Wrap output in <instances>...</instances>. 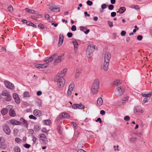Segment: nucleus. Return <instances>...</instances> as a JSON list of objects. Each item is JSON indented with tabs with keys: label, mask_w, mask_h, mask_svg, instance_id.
Masks as SVG:
<instances>
[{
	"label": "nucleus",
	"mask_w": 152,
	"mask_h": 152,
	"mask_svg": "<svg viewBox=\"0 0 152 152\" xmlns=\"http://www.w3.org/2000/svg\"><path fill=\"white\" fill-rule=\"evenodd\" d=\"M99 87V80L98 79L94 80L92 85L91 90L93 94H97Z\"/></svg>",
	"instance_id": "f257e3e1"
},
{
	"label": "nucleus",
	"mask_w": 152,
	"mask_h": 152,
	"mask_svg": "<svg viewBox=\"0 0 152 152\" xmlns=\"http://www.w3.org/2000/svg\"><path fill=\"white\" fill-rule=\"evenodd\" d=\"M94 50V46L93 45H89L86 50V55L88 58H90L93 56V52Z\"/></svg>",
	"instance_id": "f03ea898"
},
{
	"label": "nucleus",
	"mask_w": 152,
	"mask_h": 152,
	"mask_svg": "<svg viewBox=\"0 0 152 152\" xmlns=\"http://www.w3.org/2000/svg\"><path fill=\"white\" fill-rule=\"evenodd\" d=\"M55 80L57 81V86L59 88L63 87L65 83V80L63 77L56 76L55 78Z\"/></svg>",
	"instance_id": "7ed1b4c3"
},
{
	"label": "nucleus",
	"mask_w": 152,
	"mask_h": 152,
	"mask_svg": "<svg viewBox=\"0 0 152 152\" xmlns=\"http://www.w3.org/2000/svg\"><path fill=\"white\" fill-rule=\"evenodd\" d=\"M57 56V54L55 53L50 57H47L43 60V61L45 62V64H47L48 66V63L51 62L54 59H55Z\"/></svg>",
	"instance_id": "20e7f679"
},
{
	"label": "nucleus",
	"mask_w": 152,
	"mask_h": 152,
	"mask_svg": "<svg viewBox=\"0 0 152 152\" xmlns=\"http://www.w3.org/2000/svg\"><path fill=\"white\" fill-rule=\"evenodd\" d=\"M2 95L6 96L5 99L6 101H11V96L7 90L3 91L2 93Z\"/></svg>",
	"instance_id": "39448f33"
},
{
	"label": "nucleus",
	"mask_w": 152,
	"mask_h": 152,
	"mask_svg": "<svg viewBox=\"0 0 152 152\" xmlns=\"http://www.w3.org/2000/svg\"><path fill=\"white\" fill-rule=\"evenodd\" d=\"M4 83L7 88L11 90L15 89V87L14 85L10 82L5 80L4 81Z\"/></svg>",
	"instance_id": "423d86ee"
},
{
	"label": "nucleus",
	"mask_w": 152,
	"mask_h": 152,
	"mask_svg": "<svg viewBox=\"0 0 152 152\" xmlns=\"http://www.w3.org/2000/svg\"><path fill=\"white\" fill-rule=\"evenodd\" d=\"M3 130L4 132L8 135H9L11 133V130L8 126L4 125L3 126Z\"/></svg>",
	"instance_id": "0eeeda50"
},
{
	"label": "nucleus",
	"mask_w": 152,
	"mask_h": 152,
	"mask_svg": "<svg viewBox=\"0 0 152 152\" xmlns=\"http://www.w3.org/2000/svg\"><path fill=\"white\" fill-rule=\"evenodd\" d=\"M39 138L42 140L43 143L45 144H47L48 143V141L47 137L44 134H40L39 135Z\"/></svg>",
	"instance_id": "6e6552de"
},
{
	"label": "nucleus",
	"mask_w": 152,
	"mask_h": 152,
	"mask_svg": "<svg viewBox=\"0 0 152 152\" xmlns=\"http://www.w3.org/2000/svg\"><path fill=\"white\" fill-rule=\"evenodd\" d=\"M72 107L74 109H83L85 107L84 105L82 104H74L72 105Z\"/></svg>",
	"instance_id": "1a4fd4ad"
},
{
	"label": "nucleus",
	"mask_w": 152,
	"mask_h": 152,
	"mask_svg": "<svg viewBox=\"0 0 152 152\" xmlns=\"http://www.w3.org/2000/svg\"><path fill=\"white\" fill-rule=\"evenodd\" d=\"M115 94L118 96H120L123 93V89L120 87L117 88L115 91Z\"/></svg>",
	"instance_id": "9d476101"
},
{
	"label": "nucleus",
	"mask_w": 152,
	"mask_h": 152,
	"mask_svg": "<svg viewBox=\"0 0 152 152\" xmlns=\"http://www.w3.org/2000/svg\"><path fill=\"white\" fill-rule=\"evenodd\" d=\"M74 85L73 83H71L69 85L68 91L67 92V95L70 96L72 92V91L74 88Z\"/></svg>",
	"instance_id": "9b49d317"
},
{
	"label": "nucleus",
	"mask_w": 152,
	"mask_h": 152,
	"mask_svg": "<svg viewBox=\"0 0 152 152\" xmlns=\"http://www.w3.org/2000/svg\"><path fill=\"white\" fill-rule=\"evenodd\" d=\"M13 97L15 100V102L17 104H19L20 103V99L17 94L16 93H14L13 95Z\"/></svg>",
	"instance_id": "f8f14e48"
},
{
	"label": "nucleus",
	"mask_w": 152,
	"mask_h": 152,
	"mask_svg": "<svg viewBox=\"0 0 152 152\" xmlns=\"http://www.w3.org/2000/svg\"><path fill=\"white\" fill-rule=\"evenodd\" d=\"M111 55L109 52L105 53L104 56V61L109 62Z\"/></svg>",
	"instance_id": "ddd939ff"
},
{
	"label": "nucleus",
	"mask_w": 152,
	"mask_h": 152,
	"mask_svg": "<svg viewBox=\"0 0 152 152\" xmlns=\"http://www.w3.org/2000/svg\"><path fill=\"white\" fill-rule=\"evenodd\" d=\"M35 66L37 68L44 69L48 66V65L47 64H35Z\"/></svg>",
	"instance_id": "4468645a"
},
{
	"label": "nucleus",
	"mask_w": 152,
	"mask_h": 152,
	"mask_svg": "<svg viewBox=\"0 0 152 152\" xmlns=\"http://www.w3.org/2000/svg\"><path fill=\"white\" fill-rule=\"evenodd\" d=\"M83 72V70L82 69L79 68L76 69L75 74V77L76 78H78L79 77L80 75Z\"/></svg>",
	"instance_id": "2eb2a0df"
},
{
	"label": "nucleus",
	"mask_w": 152,
	"mask_h": 152,
	"mask_svg": "<svg viewBox=\"0 0 152 152\" xmlns=\"http://www.w3.org/2000/svg\"><path fill=\"white\" fill-rule=\"evenodd\" d=\"M67 69L66 68L64 69L63 70L60 71L57 76H59V77H63L65 76L66 74Z\"/></svg>",
	"instance_id": "dca6fc26"
},
{
	"label": "nucleus",
	"mask_w": 152,
	"mask_h": 152,
	"mask_svg": "<svg viewBox=\"0 0 152 152\" xmlns=\"http://www.w3.org/2000/svg\"><path fill=\"white\" fill-rule=\"evenodd\" d=\"M7 147V144L5 140H3L2 142L0 143V148L2 150H5Z\"/></svg>",
	"instance_id": "f3484780"
},
{
	"label": "nucleus",
	"mask_w": 152,
	"mask_h": 152,
	"mask_svg": "<svg viewBox=\"0 0 152 152\" xmlns=\"http://www.w3.org/2000/svg\"><path fill=\"white\" fill-rule=\"evenodd\" d=\"M10 123L12 125H19L21 124V123L14 119H12L10 121Z\"/></svg>",
	"instance_id": "a211bd4d"
},
{
	"label": "nucleus",
	"mask_w": 152,
	"mask_h": 152,
	"mask_svg": "<svg viewBox=\"0 0 152 152\" xmlns=\"http://www.w3.org/2000/svg\"><path fill=\"white\" fill-rule=\"evenodd\" d=\"M72 42L74 47L75 52L76 53L77 52L78 46V43L75 40H74Z\"/></svg>",
	"instance_id": "6ab92c4d"
},
{
	"label": "nucleus",
	"mask_w": 152,
	"mask_h": 152,
	"mask_svg": "<svg viewBox=\"0 0 152 152\" xmlns=\"http://www.w3.org/2000/svg\"><path fill=\"white\" fill-rule=\"evenodd\" d=\"M49 8L50 10L54 12H57L60 11L59 8L55 6H50Z\"/></svg>",
	"instance_id": "aec40b11"
},
{
	"label": "nucleus",
	"mask_w": 152,
	"mask_h": 152,
	"mask_svg": "<svg viewBox=\"0 0 152 152\" xmlns=\"http://www.w3.org/2000/svg\"><path fill=\"white\" fill-rule=\"evenodd\" d=\"M64 56V55L63 54H61L59 56H58V55H57V56L55 59V61H54V63H57L60 62L62 61Z\"/></svg>",
	"instance_id": "412c9836"
},
{
	"label": "nucleus",
	"mask_w": 152,
	"mask_h": 152,
	"mask_svg": "<svg viewBox=\"0 0 152 152\" xmlns=\"http://www.w3.org/2000/svg\"><path fill=\"white\" fill-rule=\"evenodd\" d=\"M33 113L34 115L40 117L42 115V113L41 111L38 110H35L34 112Z\"/></svg>",
	"instance_id": "4be33fe9"
},
{
	"label": "nucleus",
	"mask_w": 152,
	"mask_h": 152,
	"mask_svg": "<svg viewBox=\"0 0 152 152\" xmlns=\"http://www.w3.org/2000/svg\"><path fill=\"white\" fill-rule=\"evenodd\" d=\"M109 62L104 61L103 64V69L105 71H107L108 69Z\"/></svg>",
	"instance_id": "5701e85b"
},
{
	"label": "nucleus",
	"mask_w": 152,
	"mask_h": 152,
	"mask_svg": "<svg viewBox=\"0 0 152 152\" xmlns=\"http://www.w3.org/2000/svg\"><path fill=\"white\" fill-rule=\"evenodd\" d=\"M59 117L60 118H68L69 117V114L67 113H63L60 114Z\"/></svg>",
	"instance_id": "b1692460"
},
{
	"label": "nucleus",
	"mask_w": 152,
	"mask_h": 152,
	"mask_svg": "<svg viewBox=\"0 0 152 152\" xmlns=\"http://www.w3.org/2000/svg\"><path fill=\"white\" fill-rule=\"evenodd\" d=\"M103 103V101L102 98H98L97 101V106L99 107Z\"/></svg>",
	"instance_id": "393cba45"
},
{
	"label": "nucleus",
	"mask_w": 152,
	"mask_h": 152,
	"mask_svg": "<svg viewBox=\"0 0 152 152\" xmlns=\"http://www.w3.org/2000/svg\"><path fill=\"white\" fill-rule=\"evenodd\" d=\"M64 40V36L63 35L60 34L59 36L58 44L61 45L63 42Z\"/></svg>",
	"instance_id": "a878e982"
},
{
	"label": "nucleus",
	"mask_w": 152,
	"mask_h": 152,
	"mask_svg": "<svg viewBox=\"0 0 152 152\" xmlns=\"http://www.w3.org/2000/svg\"><path fill=\"white\" fill-rule=\"evenodd\" d=\"M25 10L26 12L32 14H36V12L35 11L33 10L30 9L28 8H26L25 9Z\"/></svg>",
	"instance_id": "bb28decb"
},
{
	"label": "nucleus",
	"mask_w": 152,
	"mask_h": 152,
	"mask_svg": "<svg viewBox=\"0 0 152 152\" xmlns=\"http://www.w3.org/2000/svg\"><path fill=\"white\" fill-rule=\"evenodd\" d=\"M126 8L125 7H120L119 10L117 12H119L120 14L123 13L126 11Z\"/></svg>",
	"instance_id": "cd10ccee"
},
{
	"label": "nucleus",
	"mask_w": 152,
	"mask_h": 152,
	"mask_svg": "<svg viewBox=\"0 0 152 152\" xmlns=\"http://www.w3.org/2000/svg\"><path fill=\"white\" fill-rule=\"evenodd\" d=\"M141 94L143 97H145L147 98L150 97L152 95V93L151 92L148 94L142 93Z\"/></svg>",
	"instance_id": "c85d7f7f"
},
{
	"label": "nucleus",
	"mask_w": 152,
	"mask_h": 152,
	"mask_svg": "<svg viewBox=\"0 0 152 152\" xmlns=\"http://www.w3.org/2000/svg\"><path fill=\"white\" fill-rule=\"evenodd\" d=\"M44 124L46 125H49L51 123V121L49 119L44 120L43 121Z\"/></svg>",
	"instance_id": "c756f323"
},
{
	"label": "nucleus",
	"mask_w": 152,
	"mask_h": 152,
	"mask_svg": "<svg viewBox=\"0 0 152 152\" xmlns=\"http://www.w3.org/2000/svg\"><path fill=\"white\" fill-rule=\"evenodd\" d=\"M9 114L12 117H14L16 115V113L15 111L12 109L10 110Z\"/></svg>",
	"instance_id": "7c9ffc66"
},
{
	"label": "nucleus",
	"mask_w": 152,
	"mask_h": 152,
	"mask_svg": "<svg viewBox=\"0 0 152 152\" xmlns=\"http://www.w3.org/2000/svg\"><path fill=\"white\" fill-rule=\"evenodd\" d=\"M8 112V110H7V109L6 108H4L2 109L1 111V113L3 115H6Z\"/></svg>",
	"instance_id": "2f4dec72"
},
{
	"label": "nucleus",
	"mask_w": 152,
	"mask_h": 152,
	"mask_svg": "<svg viewBox=\"0 0 152 152\" xmlns=\"http://www.w3.org/2000/svg\"><path fill=\"white\" fill-rule=\"evenodd\" d=\"M121 83V82L118 80H116L113 83V85L115 86H118Z\"/></svg>",
	"instance_id": "473e14b6"
},
{
	"label": "nucleus",
	"mask_w": 152,
	"mask_h": 152,
	"mask_svg": "<svg viewBox=\"0 0 152 152\" xmlns=\"http://www.w3.org/2000/svg\"><path fill=\"white\" fill-rule=\"evenodd\" d=\"M134 111L136 113H142V110L138 107H136L134 110Z\"/></svg>",
	"instance_id": "72a5a7b5"
},
{
	"label": "nucleus",
	"mask_w": 152,
	"mask_h": 152,
	"mask_svg": "<svg viewBox=\"0 0 152 152\" xmlns=\"http://www.w3.org/2000/svg\"><path fill=\"white\" fill-rule=\"evenodd\" d=\"M13 150L15 152H20V148L17 146L13 148Z\"/></svg>",
	"instance_id": "f704fd0d"
},
{
	"label": "nucleus",
	"mask_w": 152,
	"mask_h": 152,
	"mask_svg": "<svg viewBox=\"0 0 152 152\" xmlns=\"http://www.w3.org/2000/svg\"><path fill=\"white\" fill-rule=\"evenodd\" d=\"M27 25L28 26H31L35 28H36L37 27V26L36 25L30 22H27Z\"/></svg>",
	"instance_id": "c9c22d12"
},
{
	"label": "nucleus",
	"mask_w": 152,
	"mask_h": 152,
	"mask_svg": "<svg viewBox=\"0 0 152 152\" xmlns=\"http://www.w3.org/2000/svg\"><path fill=\"white\" fill-rule=\"evenodd\" d=\"M40 129V126L38 125H37L35 126L34 127V130L36 132H38L39 131Z\"/></svg>",
	"instance_id": "e433bc0d"
},
{
	"label": "nucleus",
	"mask_w": 152,
	"mask_h": 152,
	"mask_svg": "<svg viewBox=\"0 0 152 152\" xmlns=\"http://www.w3.org/2000/svg\"><path fill=\"white\" fill-rule=\"evenodd\" d=\"M129 141L131 142H134L136 141V138L135 137H131Z\"/></svg>",
	"instance_id": "4c0bfd02"
},
{
	"label": "nucleus",
	"mask_w": 152,
	"mask_h": 152,
	"mask_svg": "<svg viewBox=\"0 0 152 152\" xmlns=\"http://www.w3.org/2000/svg\"><path fill=\"white\" fill-rule=\"evenodd\" d=\"M6 108L7 109V110H8V111L9 110L10 111V110L12 109V106L11 105H8L6 106Z\"/></svg>",
	"instance_id": "58836bf2"
},
{
	"label": "nucleus",
	"mask_w": 152,
	"mask_h": 152,
	"mask_svg": "<svg viewBox=\"0 0 152 152\" xmlns=\"http://www.w3.org/2000/svg\"><path fill=\"white\" fill-rule=\"evenodd\" d=\"M23 96L25 97H29V94L28 92H25L23 94Z\"/></svg>",
	"instance_id": "ea45409f"
},
{
	"label": "nucleus",
	"mask_w": 152,
	"mask_h": 152,
	"mask_svg": "<svg viewBox=\"0 0 152 152\" xmlns=\"http://www.w3.org/2000/svg\"><path fill=\"white\" fill-rule=\"evenodd\" d=\"M24 126L27 128L28 127V124L27 122L25 120V121L23 123Z\"/></svg>",
	"instance_id": "a19ab883"
},
{
	"label": "nucleus",
	"mask_w": 152,
	"mask_h": 152,
	"mask_svg": "<svg viewBox=\"0 0 152 152\" xmlns=\"http://www.w3.org/2000/svg\"><path fill=\"white\" fill-rule=\"evenodd\" d=\"M8 10L10 12H11L13 10V8L12 6L10 5L8 7Z\"/></svg>",
	"instance_id": "79ce46f5"
},
{
	"label": "nucleus",
	"mask_w": 152,
	"mask_h": 152,
	"mask_svg": "<svg viewBox=\"0 0 152 152\" xmlns=\"http://www.w3.org/2000/svg\"><path fill=\"white\" fill-rule=\"evenodd\" d=\"M86 3L89 6H91L93 4V2L90 0L87 1Z\"/></svg>",
	"instance_id": "37998d69"
},
{
	"label": "nucleus",
	"mask_w": 152,
	"mask_h": 152,
	"mask_svg": "<svg viewBox=\"0 0 152 152\" xmlns=\"http://www.w3.org/2000/svg\"><path fill=\"white\" fill-rule=\"evenodd\" d=\"M29 117L30 119H33L34 120L37 119V118L32 115H30L29 116Z\"/></svg>",
	"instance_id": "c03bdc74"
},
{
	"label": "nucleus",
	"mask_w": 152,
	"mask_h": 152,
	"mask_svg": "<svg viewBox=\"0 0 152 152\" xmlns=\"http://www.w3.org/2000/svg\"><path fill=\"white\" fill-rule=\"evenodd\" d=\"M114 8V6L113 5L110 4L108 6V9L110 10H113Z\"/></svg>",
	"instance_id": "a18cd8bd"
},
{
	"label": "nucleus",
	"mask_w": 152,
	"mask_h": 152,
	"mask_svg": "<svg viewBox=\"0 0 152 152\" xmlns=\"http://www.w3.org/2000/svg\"><path fill=\"white\" fill-rule=\"evenodd\" d=\"M42 132L46 133L48 132V131H47L46 128H43L42 129Z\"/></svg>",
	"instance_id": "49530a36"
},
{
	"label": "nucleus",
	"mask_w": 152,
	"mask_h": 152,
	"mask_svg": "<svg viewBox=\"0 0 152 152\" xmlns=\"http://www.w3.org/2000/svg\"><path fill=\"white\" fill-rule=\"evenodd\" d=\"M143 37L142 35H138L137 37V39L139 41H141L142 40Z\"/></svg>",
	"instance_id": "de8ad7c7"
},
{
	"label": "nucleus",
	"mask_w": 152,
	"mask_h": 152,
	"mask_svg": "<svg viewBox=\"0 0 152 152\" xmlns=\"http://www.w3.org/2000/svg\"><path fill=\"white\" fill-rule=\"evenodd\" d=\"M101 7L102 9H104L106 8L107 5L105 4H102L101 6Z\"/></svg>",
	"instance_id": "09e8293b"
},
{
	"label": "nucleus",
	"mask_w": 152,
	"mask_h": 152,
	"mask_svg": "<svg viewBox=\"0 0 152 152\" xmlns=\"http://www.w3.org/2000/svg\"><path fill=\"white\" fill-rule=\"evenodd\" d=\"M15 141L17 142L20 143L21 142V140L19 138H16L15 139Z\"/></svg>",
	"instance_id": "8fccbe9b"
},
{
	"label": "nucleus",
	"mask_w": 152,
	"mask_h": 152,
	"mask_svg": "<svg viewBox=\"0 0 152 152\" xmlns=\"http://www.w3.org/2000/svg\"><path fill=\"white\" fill-rule=\"evenodd\" d=\"M71 30L72 31H75L76 30V26L75 25H73L72 26L71 28Z\"/></svg>",
	"instance_id": "3c124183"
},
{
	"label": "nucleus",
	"mask_w": 152,
	"mask_h": 152,
	"mask_svg": "<svg viewBox=\"0 0 152 152\" xmlns=\"http://www.w3.org/2000/svg\"><path fill=\"white\" fill-rule=\"evenodd\" d=\"M38 26L39 27V28H44V25L41 23L39 24L38 25Z\"/></svg>",
	"instance_id": "603ef678"
},
{
	"label": "nucleus",
	"mask_w": 152,
	"mask_h": 152,
	"mask_svg": "<svg viewBox=\"0 0 152 152\" xmlns=\"http://www.w3.org/2000/svg\"><path fill=\"white\" fill-rule=\"evenodd\" d=\"M24 146L26 148H28L31 147V145L28 144H26L24 145Z\"/></svg>",
	"instance_id": "864d4df0"
},
{
	"label": "nucleus",
	"mask_w": 152,
	"mask_h": 152,
	"mask_svg": "<svg viewBox=\"0 0 152 152\" xmlns=\"http://www.w3.org/2000/svg\"><path fill=\"white\" fill-rule=\"evenodd\" d=\"M116 15V13L115 12H112L111 13V16L112 17H114Z\"/></svg>",
	"instance_id": "5fc2aeb1"
},
{
	"label": "nucleus",
	"mask_w": 152,
	"mask_h": 152,
	"mask_svg": "<svg viewBox=\"0 0 152 152\" xmlns=\"http://www.w3.org/2000/svg\"><path fill=\"white\" fill-rule=\"evenodd\" d=\"M130 119V118L128 116H126L124 118V120L126 121H128Z\"/></svg>",
	"instance_id": "6e6d98bb"
},
{
	"label": "nucleus",
	"mask_w": 152,
	"mask_h": 152,
	"mask_svg": "<svg viewBox=\"0 0 152 152\" xmlns=\"http://www.w3.org/2000/svg\"><path fill=\"white\" fill-rule=\"evenodd\" d=\"M67 35L68 37L71 38L72 36V33H71V32H68L67 34Z\"/></svg>",
	"instance_id": "4d7b16f0"
},
{
	"label": "nucleus",
	"mask_w": 152,
	"mask_h": 152,
	"mask_svg": "<svg viewBox=\"0 0 152 152\" xmlns=\"http://www.w3.org/2000/svg\"><path fill=\"white\" fill-rule=\"evenodd\" d=\"M126 34V32L125 31H122L121 33V34L122 36H124Z\"/></svg>",
	"instance_id": "13d9d810"
},
{
	"label": "nucleus",
	"mask_w": 152,
	"mask_h": 152,
	"mask_svg": "<svg viewBox=\"0 0 152 152\" xmlns=\"http://www.w3.org/2000/svg\"><path fill=\"white\" fill-rule=\"evenodd\" d=\"M108 23L110 27H112L113 26V24L112 22L109 21L108 22Z\"/></svg>",
	"instance_id": "bf43d9fd"
},
{
	"label": "nucleus",
	"mask_w": 152,
	"mask_h": 152,
	"mask_svg": "<svg viewBox=\"0 0 152 152\" xmlns=\"http://www.w3.org/2000/svg\"><path fill=\"white\" fill-rule=\"evenodd\" d=\"M96 122L99 121V123L101 124L102 123V121L100 118H97L96 120Z\"/></svg>",
	"instance_id": "052dcab7"
},
{
	"label": "nucleus",
	"mask_w": 152,
	"mask_h": 152,
	"mask_svg": "<svg viewBox=\"0 0 152 152\" xmlns=\"http://www.w3.org/2000/svg\"><path fill=\"white\" fill-rule=\"evenodd\" d=\"M71 123H72V124L74 128H76L77 127V126L76 124L74 122H71Z\"/></svg>",
	"instance_id": "680f3d73"
},
{
	"label": "nucleus",
	"mask_w": 152,
	"mask_h": 152,
	"mask_svg": "<svg viewBox=\"0 0 152 152\" xmlns=\"http://www.w3.org/2000/svg\"><path fill=\"white\" fill-rule=\"evenodd\" d=\"M148 98L145 97V98H144L143 101V104H145L147 102H148Z\"/></svg>",
	"instance_id": "e2e57ef3"
},
{
	"label": "nucleus",
	"mask_w": 152,
	"mask_h": 152,
	"mask_svg": "<svg viewBox=\"0 0 152 152\" xmlns=\"http://www.w3.org/2000/svg\"><path fill=\"white\" fill-rule=\"evenodd\" d=\"M84 14L85 17H89L90 16V15L88 14L87 12H84Z\"/></svg>",
	"instance_id": "0e129e2a"
},
{
	"label": "nucleus",
	"mask_w": 152,
	"mask_h": 152,
	"mask_svg": "<svg viewBox=\"0 0 152 152\" xmlns=\"http://www.w3.org/2000/svg\"><path fill=\"white\" fill-rule=\"evenodd\" d=\"M37 94L38 96H39L42 95V92L41 91H38L37 92Z\"/></svg>",
	"instance_id": "69168bd1"
},
{
	"label": "nucleus",
	"mask_w": 152,
	"mask_h": 152,
	"mask_svg": "<svg viewBox=\"0 0 152 152\" xmlns=\"http://www.w3.org/2000/svg\"><path fill=\"white\" fill-rule=\"evenodd\" d=\"M128 98L129 97L128 96H126L122 100L124 101H126V100L128 99Z\"/></svg>",
	"instance_id": "338daca9"
},
{
	"label": "nucleus",
	"mask_w": 152,
	"mask_h": 152,
	"mask_svg": "<svg viewBox=\"0 0 152 152\" xmlns=\"http://www.w3.org/2000/svg\"><path fill=\"white\" fill-rule=\"evenodd\" d=\"M29 132L30 134H33L34 132L33 129H30L29 130Z\"/></svg>",
	"instance_id": "774afa93"
}]
</instances>
